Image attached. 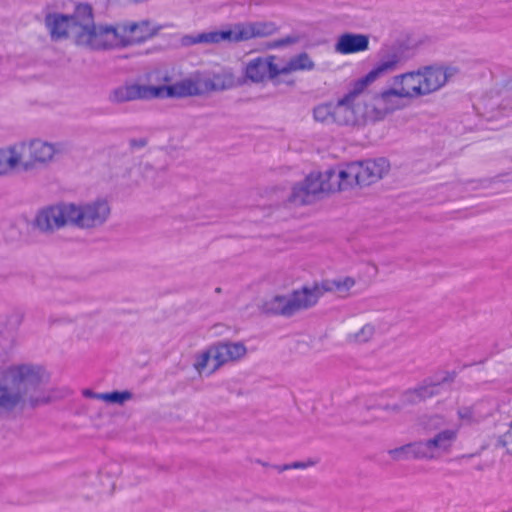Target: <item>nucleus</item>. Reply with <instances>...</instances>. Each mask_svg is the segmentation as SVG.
Here are the masks:
<instances>
[{"label": "nucleus", "mask_w": 512, "mask_h": 512, "mask_svg": "<svg viewBox=\"0 0 512 512\" xmlns=\"http://www.w3.org/2000/svg\"><path fill=\"white\" fill-rule=\"evenodd\" d=\"M50 375L35 364L0 369V419H10L26 408L35 409L52 401L46 389Z\"/></svg>", "instance_id": "nucleus-1"}, {"label": "nucleus", "mask_w": 512, "mask_h": 512, "mask_svg": "<svg viewBox=\"0 0 512 512\" xmlns=\"http://www.w3.org/2000/svg\"><path fill=\"white\" fill-rule=\"evenodd\" d=\"M277 30L273 22L236 23L228 30L202 32L197 35H185L182 38L184 46L195 44H218L221 42L238 43L253 38L267 37Z\"/></svg>", "instance_id": "nucleus-2"}, {"label": "nucleus", "mask_w": 512, "mask_h": 512, "mask_svg": "<svg viewBox=\"0 0 512 512\" xmlns=\"http://www.w3.org/2000/svg\"><path fill=\"white\" fill-rule=\"evenodd\" d=\"M322 293L318 285L313 288L303 287L301 290L294 291L289 297L274 296L265 301L260 309L266 315L291 317L301 310L314 306Z\"/></svg>", "instance_id": "nucleus-3"}, {"label": "nucleus", "mask_w": 512, "mask_h": 512, "mask_svg": "<svg viewBox=\"0 0 512 512\" xmlns=\"http://www.w3.org/2000/svg\"><path fill=\"white\" fill-rule=\"evenodd\" d=\"M384 72V61H379L377 66L364 77L356 80L352 88L336 103L332 102L333 124L348 126L356 123L354 101Z\"/></svg>", "instance_id": "nucleus-4"}, {"label": "nucleus", "mask_w": 512, "mask_h": 512, "mask_svg": "<svg viewBox=\"0 0 512 512\" xmlns=\"http://www.w3.org/2000/svg\"><path fill=\"white\" fill-rule=\"evenodd\" d=\"M419 70L394 76L386 89V113L401 109L407 101L424 96Z\"/></svg>", "instance_id": "nucleus-5"}, {"label": "nucleus", "mask_w": 512, "mask_h": 512, "mask_svg": "<svg viewBox=\"0 0 512 512\" xmlns=\"http://www.w3.org/2000/svg\"><path fill=\"white\" fill-rule=\"evenodd\" d=\"M418 41L411 33L399 27L389 32V44L386 46V73L401 69L414 55Z\"/></svg>", "instance_id": "nucleus-6"}, {"label": "nucleus", "mask_w": 512, "mask_h": 512, "mask_svg": "<svg viewBox=\"0 0 512 512\" xmlns=\"http://www.w3.org/2000/svg\"><path fill=\"white\" fill-rule=\"evenodd\" d=\"M68 204L70 225L81 229L101 226L107 221L111 212L110 205L105 199H97L81 205Z\"/></svg>", "instance_id": "nucleus-7"}, {"label": "nucleus", "mask_w": 512, "mask_h": 512, "mask_svg": "<svg viewBox=\"0 0 512 512\" xmlns=\"http://www.w3.org/2000/svg\"><path fill=\"white\" fill-rule=\"evenodd\" d=\"M224 89L226 86L219 75H214L212 78H188L172 85H164V98L199 96Z\"/></svg>", "instance_id": "nucleus-8"}, {"label": "nucleus", "mask_w": 512, "mask_h": 512, "mask_svg": "<svg viewBox=\"0 0 512 512\" xmlns=\"http://www.w3.org/2000/svg\"><path fill=\"white\" fill-rule=\"evenodd\" d=\"M118 25L92 26L89 30L76 32L75 42L77 45L86 46L94 50H105L121 45V33Z\"/></svg>", "instance_id": "nucleus-9"}, {"label": "nucleus", "mask_w": 512, "mask_h": 512, "mask_svg": "<svg viewBox=\"0 0 512 512\" xmlns=\"http://www.w3.org/2000/svg\"><path fill=\"white\" fill-rule=\"evenodd\" d=\"M69 204L62 202L46 206L36 213L31 226L44 234H52L67 225H70Z\"/></svg>", "instance_id": "nucleus-10"}, {"label": "nucleus", "mask_w": 512, "mask_h": 512, "mask_svg": "<svg viewBox=\"0 0 512 512\" xmlns=\"http://www.w3.org/2000/svg\"><path fill=\"white\" fill-rule=\"evenodd\" d=\"M29 159L22 161L21 167L24 171H31L37 167L38 164L45 165L52 161L54 155L63 154L67 152V147L64 143H49L39 139L30 141L28 145Z\"/></svg>", "instance_id": "nucleus-11"}, {"label": "nucleus", "mask_w": 512, "mask_h": 512, "mask_svg": "<svg viewBox=\"0 0 512 512\" xmlns=\"http://www.w3.org/2000/svg\"><path fill=\"white\" fill-rule=\"evenodd\" d=\"M419 70L423 95H429L441 89L447 82L459 73L455 66H425Z\"/></svg>", "instance_id": "nucleus-12"}, {"label": "nucleus", "mask_w": 512, "mask_h": 512, "mask_svg": "<svg viewBox=\"0 0 512 512\" xmlns=\"http://www.w3.org/2000/svg\"><path fill=\"white\" fill-rule=\"evenodd\" d=\"M119 33H121V46H129L142 43L158 34L162 26H152L150 20H141L138 22L126 21L118 24Z\"/></svg>", "instance_id": "nucleus-13"}, {"label": "nucleus", "mask_w": 512, "mask_h": 512, "mask_svg": "<svg viewBox=\"0 0 512 512\" xmlns=\"http://www.w3.org/2000/svg\"><path fill=\"white\" fill-rule=\"evenodd\" d=\"M382 159L354 161L348 163L349 173L348 178L352 182V188L358 186H369L382 178L384 167Z\"/></svg>", "instance_id": "nucleus-14"}, {"label": "nucleus", "mask_w": 512, "mask_h": 512, "mask_svg": "<svg viewBox=\"0 0 512 512\" xmlns=\"http://www.w3.org/2000/svg\"><path fill=\"white\" fill-rule=\"evenodd\" d=\"M323 192H327V190L324 187L322 174L310 173L303 183L293 187L289 202L299 206L311 204L316 195Z\"/></svg>", "instance_id": "nucleus-15"}, {"label": "nucleus", "mask_w": 512, "mask_h": 512, "mask_svg": "<svg viewBox=\"0 0 512 512\" xmlns=\"http://www.w3.org/2000/svg\"><path fill=\"white\" fill-rule=\"evenodd\" d=\"M275 56L256 57L250 60L245 67V76L253 83L274 79L281 74V68L274 63Z\"/></svg>", "instance_id": "nucleus-16"}, {"label": "nucleus", "mask_w": 512, "mask_h": 512, "mask_svg": "<svg viewBox=\"0 0 512 512\" xmlns=\"http://www.w3.org/2000/svg\"><path fill=\"white\" fill-rule=\"evenodd\" d=\"M215 365L212 372L222 365L244 357L247 348L242 342L219 341L213 344Z\"/></svg>", "instance_id": "nucleus-17"}, {"label": "nucleus", "mask_w": 512, "mask_h": 512, "mask_svg": "<svg viewBox=\"0 0 512 512\" xmlns=\"http://www.w3.org/2000/svg\"><path fill=\"white\" fill-rule=\"evenodd\" d=\"M348 163L329 168L321 173L323 177L324 187L327 192L344 191L352 188V182L348 178Z\"/></svg>", "instance_id": "nucleus-18"}, {"label": "nucleus", "mask_w": 512, "mask_h": 512, "mask_svg": "<svg viewBox=\"0 0 512 512\" xmlns=\"http://www.w3.org/2000/svg\"><path fill=\"white\" fill-rule=\"evenodd\" d=\"M368 47L369 37L367 35L351 32L341 34L334 46L335 51L343 55L366 51Z\"/></svg>", "instance_id": "nucleus-19"}, {"label": "nucleus", "mask_w": 512, "mask_h": 512, "mask_svg": "<svg viewBox=\"0 0 512 512\" xmlns=\"http://www.w3.org/2000/svg\"><path fill=\"white\" fill-rule=\"evenodd\" d=\"M439 387V382H434L431 379H425L417 387L405 391L401 397L402 402L407 405L418 404L439 394Z\"/></svg>", "instance_id": "nucleus-20"}, {"label": "nucleus", "mask_w": 512, "mask_h": 512, "mask_svg": "<svg viewBox=\"0 0 512 512\" xmlns=\"http://www.w3.org/2000/svg\"><path fill=\"white\" fill-rule=\"evenodd\" d=\"M390 455L396 460L407 459H434L426 441H419L403 445L399 448L389 451Z\"/></svg>", "instance_id": "nucleus-21"}, {"label": "nucleus", "mask_w": 512, "mask_h": 512, "mask_svg": "<svg viewBox=\"0 0 512 512\" xmlns=\"http://www.w3.org/2000/svg\"><path fill=\"white\" fill-rule=\"evenodd\" d=\"M22 319V315H15L8 319V322L14 326V329L8 328L5 323H0V363H5L9 360L15 341V329L22 323Z\"/></svg>", "instance_id": "nucleus-22"}, {"label": "nucleus", "mask_w": 512, "mask_h": 512, "mask_svg": "<svg viewBox=\"0 0 512 512\" xmlns=\"http://www.w3.org/2000/svg\"><path fill=\"white\" fill-rule=\"evenodd\" d=\"M52 40H60L68 36V30L75 32L71 17L61 13H48L44 19Z\"/></svg>", "instance_id": "nucleus-23"}, {"label": "nucleus", "mask_w": 512, "mask_h": 512, "mask_svg": "<svg viewBox=\"0 0 512 512\" xmlns=\"http://www.w3.org/2000/svg\"><path fill=\"white\" fill-rule=\"evenodd\" d=\"M457 438V431L446 429L437 433L434 437L425 440L433 453L434 459L447 453Z\"/></svg>", "instance_id": "nucleus-24"}, {"label": "nucleus", "mask_w": 512, "mask_h": 512, "mask_svg": "<svg viewBox=\"0 0 512 512\" xmlns=\"http://www.w3.org/2000/svg\"><path fill=\"white\" fill-rule=\"evenodd\" d=\"M71 17V23L73 24L76 32H83V30H89L90 27L94 26L93 21V10L92 7L87 3H80L75 7V11Z\"/></svg>", "instance_id": "nucleus-25"}, {"label": "nucleus", "mask_w": 512, "mask_h": 512, "mask_svg": "<svg viewBox=\"0 0 512 512\" xmlns=\"http://www.w3.org/2000/svg\"><path fill=\"white\" fill-rule=\"evenodd\" d=\"M21 166V152L16 146L0 148V176H7Z\"/></svg>", "instance_id": "nucleus-26"}, {"label": "nucleus", "mask_w": 512, "mask_h": 512, "mask_svg": "<svg viewBox=\"0 0 512 512\" xmlns=\"http://www.w3.org/2000/svg\"><path fill=\"white\" fill-rule=\"evenodd\" d=\"M108 99L115 104L142 99L141 84H126L116 87L110 92Z\"/></svg>", "instance_id": "nucleus-27"}, {"label": "nucleus", "mask_w": 512, "mask_h": 512, "mask_svg": "<svg viewBox=\"0 0 512 512\" xmlns=\"http://www.w3.org/2000/svg\"><path fill=\"white\" fill-rule=\"evenodd\" d=\"M315 64L306 52H302L292 57L288 63L281 67V74H288L292 71L312 70Z\"/></svg>", "instance_id": "nucleus-28"}, {"label": "nucleus", "mask_w": 512, "mask_h": 512, "mask_svg": "<svg viewBox=\"0 0 512 512\" xmlns=\"http://www.w3.org/2000/svg\"><path fill=\"white\" fill-rule=\"evenodd\" d=\"M354 284L355 281L351 277H346L344 279L337 280H325L321 283V290L324 292H347L351 287L354 286Z\"/></svg>", "instance_id": "nucleus-29"}, {"label": "nucleus", "mask_w": 512, "mask_h": 512, "mask_svg": "<svg viewBox=\"0 0 512 512\" xmlns=\"http://www.w3.org/2000/svg\"><path fill=\"white\" fill-rule=\"evenodd\" d=\"M332 102L322 103L313 109V117L317 122L333 124Z\"/></svg>", "instance_id": "nucleus-30"}, {"label": "nucleus", "mask_w": 512, "mask_h": 512, "mask_svg": "<svg viewBox=\"0 0 512 512\" xmlns=\"http://www.w3.org/2000/svg\"><path fill=\"white\" fill-rule=\"evenodd\" d=\"M374 333V326L366 324L358 332L348 334L346 340L349 343H365L372 338Z\"/></svg>", "instance_id": "nucleus-31"}, {"label": "nucleus", "mask_w": 512, "mask_h": 512, "mask_svg": "<svg viewBox=\"0 0 512 512\" xmlns=\"http://www.w3.org/2000/svg\"><path fill=\"white\" fill-rule=\"evenodd\" d=\"M132 392L125 391H112L108 393H100L97 399L104 400L109 403L123 404L125 401L132 399Z\"/></svg>", "instance_id": "nucleus-32"}, {"label": "nucleus", "mask_w": 512, "mask_h": 512, "mask_svg": "<svg viewBox=\"0 0 512 512\" xmlns=\"http://www.w3.org/2000/svg\"><path fill=\"white\" fill-rule=\"evenodd\" d=\"M142 99H154L161 98L164 99V85L160 86H151V85H141Z\"/></svg>", "instance_id": "nucleus-33"}, {"label": "nucleus", "mask_w": 512, "mask_h": 512, "mask_svg": "<svg viewBox=\"0 0 512 512\" xmlns=\"http://www.w3.org/2000/svg\"><path fill=\"white\" fill-rule=\"evenodd\" d=\"M214 361V350L211 345L207 350L203 351L198 357L194 364V367L198 372H202L208 365L209 360Z\"/></svg>", "instance_id": "nucleus-34"}, {"label": "nucleus", "mask_w": 512, "mask_h": 512, "mask_svg": "<svg viewBox=\"0 0 512 512\" xmlns=\"http://www.w3.org/2000/svg\"><path fill=\"white\" fill-rule=\"evenodd\" d=\"M365 115L371 121H379L384 118V111L375 104L365 103Z\"/></svg>", "instance_id": "nucleus-35"}, {"label": "nucleus", "mask_w": 512, "mask_h": 512, "mask_svg": "<svg viewBox=\"0 0 512 512\" xmlns=\"http://www.w3.org/2000/svg\"><path fill=\"white\" fill-rule=\"evenodd\" d=\"M299 41V37L298 36H286L285 38H282V39H279L277 41H274L270 47L271 48H276V47H282V46H286V45H290V44H294V43H297Z\"/></svg>", "instance_id": "nucleus-36"}, {"label": "nucleus", "mask_w": 512, "mask_h": 512, "mask_svg": "<svg viewBox=\"0 0 512 512\" xmlns=\"http://www.w3.org/2000/svg\"><path fill=\"white\" fill-rule=\"evenodd\" d=\"M316 464V462L314 460H311L309 459L308 461H295V462H292L289 465V470L290 469H306L308 467H311V466H314Z\"/></svg>", "instance_id": "nucleus-37"}, {"label": "nucleus", "mask_w": 512, "mask_h": 512, "mask_svg": "<svg viewBox=\"0 0 512 512\" xmlns=\"http://www.w3.org/2000/svg\"><path fill=\"white\" fill-rule=\"evenodd\" d=\"M148 144L147 138H139V139H130L129 145L131 149H140L144 148Z\"/></svg>", "instance_id": "nucleus-38"}, {"label": "nucleus", "mask_w": 512, "mask_h": 512, "mask_svg": "<svg viewBox=\"0 0 512 512\" xmlns=\"http://www.w3.org/2000/svg\"><path fill=\"white\" fill-rule=\"evenodd\" d=\"M458 416L460 419L470 420L473 416V412L470 408H461L458 410Z\"/></svg>", "instance_id": "nucleus-39"}, {"label": "nucleus", "mask_w": 512, "mask_h": 512, "mask_svg": "<svg viewBox=\"0 0 512 512\" xmlns=\"http://www.w3.org/2000/svg\"><path fill=\"white\" fill-rule=\"evenodd\" d=\"M371 100H374V101L384 100V88H381L377 92L373 93L371 95Z\"/></svg>", "instance_id": "nucleus-40"}, {"label": "nucleus", "mask_w": 512, "mask_h": 512, "mask_svg": "<svg viewBox=\"0 0 512 512\" xmlns=\"http://www.w3.org/2000/svg\"><path fill=\"white\" fill-rule=\"evenodd\" d=\"M504 442L506 445L509 441L512 442V429L509 427V430L503 435Z\"/></svg>", "instance_id": "nucleus-41"}, {"label": "nucleus", "mask_w": 512, "mask_h": 512, "mask_svg": "<svg viewBox=\"0 0 512 512\" xmlns=\"http://www.w3.org/2000/svg\"><path fill=\"white\" fill-rule=\"evenodd\" d=\"M271 467H273L274 469H276L278 472H284L286 470H289V465L288 464H283V465H272Z\"/></svg>", "instance_id": "nucleus-42"}, {"label": "nucleus", "mask_w": 512, "mask_h": 512, "mask_svg": "<svg viewBox=\"0 0 512 512\" xmlns=\"http://www.w3.org/2000/svg\"><path fill=\"white\" fill-rule=\"evenodd\" d=\"M100 393H95L93 392L92 390H89V389H86L83 391V395L86 396V397H90V398H96L97 399V395H99Z\"/></svg>", "instance_id": "nucleus-43"}, {"label": "nucleus", "mask_w": 512, "mask_h": 512, "mask_svg": "<svg viewBox=\"0 0 512 512\" xmlns=\"http://www.w3.org/2000/svg\"><path fill=\"white\" fill-rule=\"evenodd\" d=\"M257 463L261 464V465H262V466H264V467H271V466H272V465H270L269 463H267V462H263V461H261V460H257Z\"/></svg>", "instance_id": "nucleus-44"}, {"label": "nucleus", "mask_w": 512, "mask_h": 512, "mask_svg": "<svg viewBox=\"0 0 512 512\" xmlns=\"http://www.w3.org/2000/svg\"><path fill=\"white\" fill-rule=\"evenodd\" d=\"M215 292H216V293H220V292H221V288H220V287H217V288L215 289Z\"/></svg>", "instance_id": "nucleus-45"}, {"label": "nucleus", "mask_w": 512, "mask_h": 512, "mask_svg": "<svg viewBox=\"0 0 512 512\" xmlns=\"http://www.w3.org/2000/svg\"><path fill=\"white\" fill-rule=\"evenodd\" d=\"M509 427L512 429V421L510 422Z\"/></svg>", "instance_id": "nucleus-46"}]
</instances>
